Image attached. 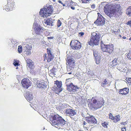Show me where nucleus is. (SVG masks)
<instances>
[{"label":"nucleus","mask_w":131,"mask_h":131,"mask_svg":"<svg viewBox=\"0 0 131 131\" xmlns=\"http://www.w3.org/2000/svg\"><path fill=\"white\" fill-rule=\"evenodd\" d=\"M129 81H130V82L131 83V78H129L128 79Z\"/></svg>","instance_id":"nucleus-58"},{"label":"nucleus","mask_w":131,"mask_h":131,"mask_svg":"<svg viewBox=\"0 0 131 131\" xmlns=\"http://www.w3.org/2000/svg\"><path fill=\"white\" fill-rule=\"evenodd\" d=\"M126 24L127 25H129L131 27V20L128 21L127 23Z\"/></svg>","instance_id":"nucleus-46"},{"label":"nucleus","mask_w":131,"mask_h":131,"mask_svg":"<svg viewBox=\"0 0 131 131\" xmlns=\"http://www.w3.org/2000/svg\"><path fill=\"white\" fill-rule=\"evenodd\" d=\"M122 38L124 39H126V37H125L124 36L122 37Z\"/></svg>","instance_id":"nucleus-60"},{"label":"nucleus","mask_w":131,"mask_h":131,"mask_svg":"<svg viewBox=\"0 0 131 131\" xmlns=\"http://www.w3.org/2000/svg\"><path fill=\"white\" fill-rule=\"evenodd\" d=\"M126 14L129 16H131V6H129L126 10Z\"/></svg>","instance_id":"nucleus-27"},{"label":"nucleus","mask_w":131,"mask_h":131,"mask_svg":"<svg viewBox=\"0 0 131 131\" xmlns=\"http://www.w3.org/2000/svg\"><path fill=\"white\" fill-rule=\"evenodd\" d=\"M91 7L92 8H93V9L95 7V5L93 4V5H92L91 6Z\"/></svg>","instance_id":"nucleus-53"},{"label":"nucleus","mask_w":131,"mask_h":131,"mask_svg":"<svg viewBox=\"0 0 131 131\" xmlns=\"http://www.w3.org/2000/svg\"><path fill=\"white\" fill-rule=\"evenodd\" d=\"M64 111L65 114L67 116H70L71 119L74 121L76 120V118L73 117V116L77 114V111L76 110L71 108H67Z\"/></svg>","instance_id":"nucleus-7"},{"label":"nucleus","mask_w":131,"mask_h":131,"mask_svg":"<svg viewBox=\"0 0 131 131\" xmlns=\"http://www.w3.org/2000/svg\"><path fill=\"white\" fill-rule=\"evenodd\" d=\"M123 66V65H121V66H120V65H118V64L117 67V69L120 71H122Z\"/></svg>","instance_id":"nucleus-38"},{"label":"nucleus","mask_w":131,"mask_h":131,"mask_svg":"<svg viewBox=\"0 0 131 131\" xmlns=\"http://www.w3.org/2000/svg\"><path fill=\"white\" fill-rule=\"evenodd\" d=\"M109 116L110 119H112L113 120L114 118V116H113L112 113H110L109 115Z\"/></svg>","instance_id":"nucleus-43"},{"label":"nucleus","mask_w":131,"mask_h":131,"mask_svg":"<svg viewBox=\"0 0 131 131\" xmlns=\"http://www.w3.org/2000/svg\"><path fill=\"white\" fill-rule=\"evenodd\" d=\"M84 125H86L87 124H88L87 123H86L84 121L83 123Z\"/></svg>","instance_id":"nucleus-55"},{"label":"nucleus","mask_w":131,"mask_h":131,"mask_svg":"<svg viewBox=\"0 0 131 131\" xmlns=\"http://www.w3.org/2000/svg\"><path fill=\"white\" fill-rule=\"evenodd\" d=\"M11 42H12V44L13 45L16 46L18 44V42H17V40L16 39H14L12 40L11 41Z\"/></svg>","instance_id":"nucleus-30"},{"label":"nucleus","mask_w":131,"mask_h":131,"mask_svg":"<svg viewBox=\"0 0 131 131\" xmlns=\"http://www.w3.org/2000/svg\"><path fill=\"white\" fill-rule=\"evenodd\" d=\"M93 100L92 105L94 107L95 109H97L101 107L104 104V101H97L96 100L93 99V98L92 99Z\"/></svg>","instance_id":"nucleus-10"},{"label":"nucleus","mask_w":131,"mask_h":131,"mask_svg":"<svg viewBox=\"0 0 131 131\" xmlns=\"http://www.w3.org/2000/svg\"><path fill=\"white\" fill-rule=\"evenodd\" d=\"M25 98L27 101H30L32 99L33 96L32 95L31 93L30 92L27 93L24 95Z\"/></svg>","instance_id":"nucleus-16"},{"label":"nucleus","mask_w":131,"mask_h":131,"mask_svg":"<svg viewBox=\"0 0 131 131\" xmlns=\"http://www.w3.org/2000/svg\"><path fill=\"white\" fill-rule=\"evenodd\" d=\"M101 36V34L97 31L92 33L90 40L88 42L89 45L92 46L98 45Z\"/></svg>","instance_id":"nucleus-2"},{"label":"nucleus","mask_w":131,"mask_h":131,"mask_svg":"<svg viewBox=\"0 0 131 131\" xmlns=\"http://www.w3.org/2000/svg\"><path fill=\"white\" fill-rule=\"evenodd\" d=\"M73 84L72 83L70 82L69 83L66 85L67 88L66 90L68 91L71 92L72 91Z\"/></svg>","instance_id":"nucleus-21"},{"label":"nucleus","mask_w":131,"mask_h":131,"mask_svg":"<svg viewBox=\"0 0 131 131\" xmlns=\"http://www.w3.org/2000/svg\"><path fill=\"white\" fill-rule=\"evenodd\" d=\"M50 120L52 125L58 128L64 129L68 127L67 122L58 114L52 116Z\"/></svg>","instance_id":"nucleus-1"},{"label":"nucleus","mask_w":131,"mask_h":131,"mask_svg":"<svg viewBox=\"0 0 131 131\" xmlns=\"http://www.w3.org/2000/svg\"><path fill=\"white\" fill-rule=\"evenodd\" d=\"M66 59L67 61L66 64H67V63H68L67 67V72L70 71L73 69L75 66L74 57L72 56L68 57Z\"/></svg>","instance_id":"nucleus-4"},{"label":"nucleus","mask_w":131,"mask_h":131,"mask_svg":"<svg viewBox=\"0 0 131 131\" xmlns=\"http://www.w3.org/2000/svg\"><path fill=\"white\" fill-rule=\"evenodd\" d=\"M26 61L27 63V65H28L29 63H31V62H32V60L30 59H27L26 60Z\"/></svg>","instance_id":"nucleus-45"},{"label":"nucleus","mask_w":131,"mask_h":131,"mask_svg":"<svg viewBox=\"0 0 131 131\" xmlns=\"http://www.w3.org/2000/svg\"><path fill=\"white\" fill-rule=\"evenodd\" d=\"M30 50L29 49H25V53L27 55H29L30 54Z\"/></svg>","instance_id":"nucleus-34"},{"label":"nucleus","mask_w":131,"mask_h":131,"mask_svg":"<svg viewBox=\"0 0 131 131\" xmlns=\"http://www.w3.org/2000/svg\"><path fill=\"white\" fill-rule=\"evenodd\" d=\"M33 28H34L35 33L37 34L41 35L42 32V28L41 27L38 26L37 23H34Z\"/></svg>","instance_id":"nucleus-12"},{"label":"nucleus","mask_w":131,"mask_h":131,"mask_svg":"<svg viewBox=\"0 0 131 131\" xmlns=\"http://www.w3.org/2000/svg\"><path fill=\"white\" fill-rule=\"evenodd\" d=\"M54 58V56L52 54H48V57H47V60L48 62H50Z\"/></svg>","instance_id":"nucleus-22"},{"label":"nucleus","mask_w":131,"mask_h":131,"mask_svg":"<svg viewBox=\"0 0 131 131\" xmlns=\"http://www.w3.org/2000/svg\"><path fill=\"white\" fill-rule=\"evenodd\" d=\"M120 119V117L119 115H117L114 116L113 121L114 122H116L119 121Z\"/></svg>","instance_id":"nucleus-26"},{"label":"nucleus","mask_w":131,"mask_h":131,"mask_svg":"<svg viewBox=\"0 0 131 131\" xmlns=\"http://www.w3.org/2000/svg\"><path fill=\"white\" fill-rule=\"evenodd\" d=\"M47 54H44L43 57L44 58V60L45 61V60L46 59H47V57H48V56H47Z\"/></svg>","instance_id":"nucleus-47"},{"label":"nucleus","mask_w":131,"mask_h":131,"mask_svg":"<svg viewBox=\"0 0 131 131\" xmlns=\"http://www.w3.org/2000/svg\"><path fill=\"white\" fill-rule=\"evenodd\" d=\"M70 80V79H67L66 80V84H67L69 83H68L69 82V81Z\"/></svg>","instance_id":"nucleus-48"},{"label":"nucleus","mask_w":131,"mask_h":131,"mask_svg":"<svg viewBox=\"0 0 131 131\" xmlns=\"http://www.w3.org/2000/svg\"><path fill=\"white\" fill-rule=\"evenodd\" d=\"M58 2H59V3H61V4H62V2L60 1V0H59V1H58Z\"/></svg>","instance_id":"nucleus-59"},{"label":"nucleus","mask_w":131,"mask_h":131,"mask_svg":"<svg viewBox=\"0 0 131 131\" xmlns=\"http://www.w3.org/2000/svg\"><path fill=\"white\" fill-rule=\"evenodd\" d=\"M112 4H109L106 5L104 6V11L106 14L110 18L114 16V10H113Z\"/></svg>","instance_id":"nucleus-5"},{"label":"nucleus","mask_w":131,"mask_h":131,"mask_svg":"<svg viewBox=\"0 0 131 131\" xmlns=\"http://www.w3.org/2000/svg\"><path fill=\"white\" fill-rule=\"evenodd\" d=\"M121 130L122 131H126V127L122 128Z\"/></svg>","instance_id":"nucleus-52"},{"label":"nucleus","mask_w":131,"mask_h":131,"mask_svg":"<svg viewBox=\"0 0 131 131\" xmlns=\"http://www.w3.org/2000/svg\"><path fill=\"white\" fill-rule=\"evenodd\" d=\"M14 87H15L16 88H18V89L19 88V85L17 83H15L14 84Z\"/></svg>","instance_id":"nucleus-44"},{"label":"nucleus","mask_w":131,"mask_h":131,"mask_svg":"<svg viewBox=\"0 0 131 131\" xmlns=\"http://www.w3.org/2000/svg\"><path fill=\"white\" fill-rule=\"evenodd\" d=\"M15 6L14 3L13 2H10V3L9 2H8L7 5L5 7V9L7 11L12 10L14 8Z\"/></svg>","instance_id":"nucleus-15"},{"label":"nucleus","mask_w":131,"mask_h":131,"mask_svg":"<svg viewBox=\"0 0 131 131\" xmlns=\"http://www.w3.org/2000/svg\"><path fill=\"white\" fill-rule=\"evenodd\" d=\"M22 51V47L21 46H19L18 48V51L19 53L21 52Z\"/></svg>","instance_id":"nucleus-37"},{"label":"nucleus","mask_w":131,"mask_h":131,"mask_svg":"<svg viewBox=\"0 0 131 131\" xmlns=\"http://www.w3.org/2000/svg\"><path fill=\"white\" fill-rule=\"evenodd\" d=\"M102 126L104 127V128H107V125H108V123L107 122H104L102 124Z\"/></svg>","instance_id":"nucleus-33"},{"label":"nucleus","mask_w":131,"mask_h":131,"mask_svg":"<svg viewBox=\"0 0 131 131\" xmlns=\"http://www.w3.org/2000/svg\"><path fill=\"white\" fill-rule=\"evenodd\" d=\"M127 57L128 59H131V50L129 51L127 55Z\"/></svg>","instance_id":"nucleus-40"},{"label":"nucleus","mask_w":131,"mask_h":131,"mask_svg":"<svg viewBox=\"0 0 131 131\" xmlns=\"http://www.w3.org/2000/svg\"><path fill=\"white\" fill-rule=\"evenodd\" d=\"M78 131H83V130H79Z\"/></svg>","instance_id":"nucleus-64"},{"label":"nucleus","mask_w":131,"mask_h":131,"mask_svg":"<svg viewBox=\"0 0 131 131\" xmlns=\"http://www.w3.org/2000/svg\"><path fill=\"white\" fill-rule=\"evenodd\" d=\"M116 58L118 65H120L121 66V65H123V62L122 61V57H119Z\"/></svg>","instance_id":"nucleus-25"},{"label":"nucleus","mask_w":131,"mask_h":131,"mask_svg":"<svg viewBox=\"0 0 131 131\" xmlns=\"http://www.w3.org/2000/svg\"><path fill=\"white\" fill-rule=\"evenodd\" d=\"M101 58L100 56L96 57L95 58L96 62V64H99L100 63L101 60Z\"/></svg>","instance_id":"nucleus-28"},{"label":"nucleus","mask_w":131,"mask_h":131,"mask_svg":"<svg viewBox=\"0 0 131 131\" xmlns=\"http://www.w3.org/2000/svg\"><path fill=\"white\" fill-rule=\"evenodd\" d=\"M83 126L84 128H86V127L85 126Z\"/></svg>","instance_id":"nucleus-62"},{"label":"nucleus","mask_w":131,"mask_h":131,"mask_svg":"<svg viewBox=\"0 0 131 131\" xmlns=\"http://www.w3.org/2000/svg\"><path fill=\"white\" fill-rule=\"evenodd\" d=\"M94 56L96 58V57H98L100 56L99 55L97 51L96 50H95L93 51Z\"/></svg>","instance_id":"nucleus-32"},{"label":"nucleus","mask_w":131,"mask_h":131,"mask_svg":"<svg viewBox=\"0 0 131 131\" xmlns=\"http://www.w3.org/2000/svg\"><path fill=\"white\" fill-rule=\"evenodd\" d=\"M113 45L112 44L105 45L103 43L101 44V49L102 51L109 54L111 53L113 51Z\"/></svg>","instance_id":"nucleus-6"},{"label":"nucleus","mask_w":131,"mask_h":131,"mask_svg":"<svg viewBox=\"0 0 131 131\" xmlns=\"http://www.w3.org/2000/svg\"><path fill=\"white\" fill-rule=\"evenodd\" d=\"M121 124L124 125H125L126 124H127V122H123L122 123H121Z\"/></svg>","instance_id":"nucleus-54"},{"label":"nucleus","mask_w":131,"mask_h":131,"mask_svg":"<svg viewBox=\"0 0 131 131\" xmlns=\"http://www.w3.org/2000/svg\"><path fill=\"white\" fill-rule=\"evenodd\" d=\"M81 115L82 117H86L87 116V115L88 114L87 113V112H83L81 113Z\"/></svg>","instance_id":"nucleus-35"},{"label":"nucleus","mask_w":131,"mask_h":131,"mask_svg":"<svg viewBox=\"0 0 131 131\" xmlns=\"http://www.w3.org/2000/svg\"><path fill=\"white\" fill-rule=\"evenodd\" d=\"M84 33L83 32H80L79 33V34L80 35V36H82L83 35H84Z\"/></svg>","instance_id":"nucleus-51"},{"label":"nucleus","mask_w":131,"mask_h":131,"mask_svg":"<svg viewBox=\"0 0 131 131\" xmlns=\"http://www.w3.org/2000/svg\"><path fill=\"white\" fill-rule=\"evenodd\" d=\"M71 8L73 10H74L75 9V8L72 6H71Z\"/></svg>","instance_id":"nucleus-57"},{"label":"nucleus","mask_w":131,"mask_h":131,"mask_svg":"<svg viewBox=\"0 0 131 131\" xmlns=\"http://www.w3.org/2000/svg\"><path fill=\"white\" fill-rule=\"evenodd\" d=\"M113 33L114 34H118V30L117 31H115L114 30L113 31Z\"/></svg>","instance_id":"nucleus-50"},{"label":"nucleus","mask_w":131,"mask_h":131,"mask_svg":"<svg viewBox=\"0 0 131 131\" xmlns=\"http://www.w3.org/2000/svg\"><path fill=\"white\" fill-rule=\"evenodd\" d=\"M27 66L31 69H33L34 68V63L32 62L29 63L28 65H27Z\"/></svg>","instance_id":"nucleus-31"},{"label":"nucleus","mask_w":131,"mask_h":131,"mask_svg":"<svg viewBox=\"0 0 131 131\" xmlns=\"http://www.w3.org/2000/svg\"><path fill=\"white\" fill-rule=\"evenodd\" d=\"M98 15V17L96 20L94 22V23L98 26H102L105 23L104 18L100 14Z\"/></svg>","instance_id":"nucleus-11"},{"label":"nucleus","mask_w":131,"mask_h":131,"mask_svg":"<svg viewBox=\"0 0 131 131\" xmlns=\"http://www.w3.org/2000/svg\"><path fill=\"white\" fill-rule=\"evenodd\" d=\"M85 120L90 124H96L97 122L96 119L93 116L86 117V118Z\"/></svg>","instance_id":"nucleus-14"},{"label":"nucleus","mask_w":131,"mask_h":131,"mask_svg":"<svg viewBox=\"0 0 131 131\" xmlns=\"http://www.w3.org/2000/svg\"><path fill=\"white\" fill-rule=\"evenodd\" d=\"M121 6L119 4H114L113 5L112 4L113 10H114V16H115V11L116 10L118 11L120 8Z\"/></svg>","instance_id":"nucleus-20"},{"label":"nucleus","mask_w":131,"mask_h":131,"mask_svg":"<svg viewBox=\"0 0 131 131\" xmlns=\"http://www.w3.org/2000/svg\"><path fill=\"white\" fill-rule=\"evenodd\" d=\"M72 71H73L72 70H71L70 71H71V72H67V73H68V74H71V72H72Z\"/></svg>","instance_id":"nucleus-56"},{"label":"nucleus","mask_w":131,"mask_h":131,"mask_svg":"<svg viewBox=\"0 0 131 131\" xmlns=\"http://www.w3.org/2000/svg\"><path fill=\"white\" fill-rule=\"evenodd\" d=\"M62 4L63 6H65V4H63V3H62Z\"/></svg>","instance_id":"nucleus-61"},{"label":"nucleus","mask_w":131,"mask_h":131,"mask_svg":"<svg viewBox=\"0 0 131 131\" xmlns=\"http://www.w3.org/2000/svg\"><path fill=\"white\" fill-rule=\"evenodd\" d=\"M43 22L45 24L48 25H49L52 26L54 25L52 19L51 18L44 19Z\"/></svg>","instance_id":"nucleus-19"},{"label":"nucleus","mask_w":131,"mask_h":131,"mask_svg":"<svg viewBox=\"0 0 131 131\" xmlns=\"http://www.w3.org/2000/svg\"><path fill=\"white\" fill-rule=\"evenodd\" d=\"M57 70V69L56 68L53 67L52 69L50 70V75H52L53 76L55 75V73L56 72Z\"/></svg>","instance_id":"nucleus-24"},{"label":"nucleus","mask_w":131,"mask_h":131,"mask_svg":"<svg viewBox=\"0 0 131 131\" xmlns=\"http://www.w3.org/2000/svg\"><path fill=\"white\" fill-rule=\"evenodd\" d=\"M54 85L53 87L54 91L56 93L58 94L62 90L61 88L62 82L61 81H56L54 82Z\"/></svg>","instance_id":"nucleus-8"},{"label":"nucleus","mask_w":131,"mask_h":131,"mask_svg":"<svg viewBox=\"0 0 131 131\" xmlns=\"http://www.w3.org/2000/svg\"><path fill=\"white\" fill-rule=\"evenodd\" d=\"M129 92V89L127 88L120 89L119 91V93L122 95L127 94Z\"/></svg>","instance_id":"nucleus-17"},{"label":"nucleus","mask_w":131,"mask_h":131,"mask_svg":"<svg viewBox=\"0 0 131 131\" xmlns=\"http://www.w3.org/2000/svg\"><path fill=\"white\" fill-rule=\"evenodd\" d=\"M53 11L52 6L50 5L46 8H44L40 9L39 12V14L41 15V16L44 18L50 16Z\"/></svg>","instance_id":"nucleus-3"},{"label":"nucleus","mask_w":131,"mask_h":131,"mask_svg":"<svg viewBox=\"0 0 131 131\" xmlns=\"http://www.w3.org/2000/svg\"><path fill=\"white\" fill-rule=\"evenodd\" d=\"M18 61L16 60H14V63H13V64L14 65L16 66H18V65H19L18 63Z\"/></svg>","instance_id":"nucleus-36"},{"label":"nucleus","mask_w":131,"mask_h":131,"mask_svg":"<svg viewBox=\"0 0 131 131\" xmlns=\"http://www.w3.org/2000/svg\"><path fill=\"white\" fill-rule=\"evenodd\" d=\"M129 40H131V38H130L129 39Z\"/></svg>","instance_id":"nucleus-63"},{"label":"nucleus","mask_w":131,"mask_h":131,"mask_svg":"<svg viewBox=\"0 0 131 131\" xmlns=\"http://www.w3.org/2000/svg\"><path fill=\"white\" fill-rule=\"evenodd\" d=\"M72 88V91L73 92L77 91L78 89H79L80 88L79 87H78L77 86L74 85L73 84V85Z\"/></svg>","instance_id":"nucleus-29"},{"label":"nucleus","mask_w":131,"mask_h":131,"mask_svg":"<svg viewBox=\"0 0 131 131\" xmlns=\"http://www.w3.org/2000/svg\"><path fill=\"white\" fill-rule=\"evenodd\" d=\"M107 82V81H106V80L105 79L102 83L101 86L103 87H104L106 85Z\"/></svg>","instance_id":"nucleus-39"},{"label":"nucleus","mask_w":131,"mask_h":131,"mask_svg":"<svg viewBox=\"0 0 131 131\" xmlns=\"http://www.w3.org/2000/svg\"><path fill=\"white\" fill-rule=\"evenodd\" d=\"M62 23L60 20H58L57 22V26L58 27H60Z\"/></svg>","instance_id":"nucleus-42"},{"label":"nucleus","mask_w":131,"mask_h":131,"mask_svg":"<svg viewBox=\"0 0 131 131\" xmlns=\"http://www.w3.org/2000/svg\"><path fill=\"white\" fill-rule=\"evenodd\" d=\"M47 52L48 53V54H52L51 53L50 50L49 49H47Z\"/></svg>","instance_id":"nucleus-49"},{"label":"nucleus","mask_w":131,"mask_h":131,"mask_svg":"<svg viewBox=\"0 0 131 131\" xmlns=\"http://www.w3.org/2000/svg\"><path fill=\"white\" fill-rule=\"evenodd\" d=\"M110 64L112 67L115 66L117 64H118V62L117 61L116 58H115L110 63Z\"/></svg>","instance_id":"nucleus-23"},{"label":"nucleus","mask_w":131,"mask_h":131,"mask_svg":"<svg viewBox=\"0 0 131 131\" xmlns=\"http://www.w3.org/2000/svg\"><path fill=\"white\" fill-rule=\"evenodd\" d=\"M70 45L71 46L72 49L74 50H78L80 49L81 47V44L80 42L77 40H75L71 41Z\"/></svg>","instance_id":"nucleus-9"},{"label":"nucleus","mask_w":131,"mask_h":131,"mask_svg":"<svg viewBox=\"0 0 131 131\" xmlns=\"http://www.w3.org/2000/svg\"><path fill=\"white\" fill-rule=\"evenodd\" d=\"M21 83L22 85L24 88L27 89L29 86L30 85L31 82L28 79L24 78L22 79L21 81Z\"/></svg>","instance_id":"nucleus-13"},{"label":"nucleus","mask_w":131,"mask_h":131,"mask_svg":"<svg viewBox=\"0 0 131 131\" xmlns=\"http://www.w3.org/2000/svg\"><path fill=\"white\" fill-rule=\"evenodd\" d=\"M36 86L37 87L41 88H46V86L45 84L42 82L37 81L36 83Z\"/></svg>","instance_id":"nucleus-18"},{"label":"nucleus","mask_w":131,"mask_h":131,"mask_svg":"<svg viewBox=\"0 0 131 131\" xmlns=\"http://www.w3.org/2000/svg\"><path fill=\"white\" fill-rule=\"evenodd\" d=\"M25 46L26 47L25 48L26 49L31 50V46L27 44Z\"/></svg>","instance_id":"nucleus-41"}]
</instances>
